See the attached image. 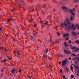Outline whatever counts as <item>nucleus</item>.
Instances as JSON below:
<instances>
[{
  "instance_id": "f257e3e1",
  "label": "nucleus",
  "mask_w": 79,
  "mask_h": 79,
  "mask_svg": "<svg viewBox=\"0 0 79 79\" xmlns=\"http://www.w3.org/2000/svg\"><path fill=\"white\" fill-rule=\"evenodd\" d=\"M61 26H60L61 27H63L64 26V25L65 26V28L66 29V27H74V24H72V26H68V24L67 23H66L65 22V21L64 22V23H61Z\"/></svg>"
},
{
  "instance_id": "f03ea898",
  "label": "nucleus",
  "mask_w": 79,
  "mask_h": 79,
  "mask_svg": "<svg viewBox=\"0 0 79 79\" xmlns=\"http://www.w3.org/2000/svg\"><path fill=\"white\" fill-rule=\"evenodd\" d=\"M66 28L67 29H68V30H71V29H72V30H76L75 27H66Z\"/></svg>"
},
{
  "instance_id": "7ed1b4c3",
  "label": "nucleus",
  "mask_w": 79,
  "mask_h": 79,
  "mask_svg": "<svg viewBox=\"0 0 79 79\" xmlns=\"http://www.w3.org/2000/svg\"><path fill=\"white\" fill-rule=\"evenodd\" d=\"M66 62H67V60H64L62 61V65L61 66L62 67H64V66H65V64H66Z\"/></svg>"
},
{
  "instance_id": "20e7f679",
  "label": "nucleus",
  "mask_w": 79,
  "mask_h": 79,
  "mask_svg": "<svg viewBox=\"0 0 79 79\" xmlns=\"http://www.w3.org/2000/svg\"><path fill=\"white\" fill-rule=\"evenodd\" d=\"M72 49H75V50H74V52H77V51H79V48H77L76 47H73L72 48Z\"/></svg>"
},
{
  "instance_id": "39448f33",
  "label": "nucleus",
  "mask_w": 79,
  "mask_h": 79,
  "mask_svg": "<svg viewBox=\"0 0 79 79\" xmlns=\"http://www.w3.org/2000/svg\"><path fill=\"white\" fill-rule=\"evenodd\" d=\"M72 35H73V36L76 37L77 35V33H76V32L72 31Z\"/></svg>"
},
{
  "instance_id": "423d86ee",
  "label": "nucleus",
  "mask_w": 79,
  "mask_h": 79,
  "mask_svg": "<svg viewBox=\"0 0 79 79\" xmlns=\"http://www.w3.org/2000/svg\"><path fill=\"white\" fill-rule=\"evenodd\" d=\"M69 12L71 13L72 14V15L74 17V15H75V13L74 12H72V11L71 10H69Z\"/></svg>"
},
{
  "instance_id": "0eeeda50",
  "label": "nucleus",
  "mask_w": 79,
  "mask_h": 79,
  "mask_svg": "<svg viewBox=\"0 0 79 79\" xmlns=\"http://www.w3.org/2000/svg\"><path fill=\"white\" fill-rule=\"evenodd\" d=\"M16 70L15 69H12L11 71V72L12 74H14V73H15Z\"/></svg>"
},
{
  "instance_id": "6e6552de",
  "label": "nucleus",
  "mask_w": 79,
  "mask_h": 79,
  "mask_svg": "<svg viewBox=\"0 0 79 79\" xmlns=\"http://www.w3.org/2000/svg\"><path fill=\"white\" fill-rule=\"evenodd\" d=\"M64 53H66V54H69L70 53H71V52H68L67 51H66V50H64Z\"/></svg>"
},
{
  "instance_id": "1a4fd4ad",
  "label": "nucleus",
  "mask_w": 79,
  "mask_h": 79,
  "mask_svg": "<svg viewBox=\"0 0 79 79\" xmlns=\"http://www.w3.org/2000/svg\"><path fill=\"white\" fill-rule=\"evenodd\" d=\"M62 9H63V10H66V11H67V10H68L69 11V9L68 8H66L65 7H62Z\"/></svg>"
},
{
  "instance_id": "9d476101",
  "label": "nucleus",
  "mask_w": 79,
  "mask_h": 79,
  "mask_svg": "<svg viewBox=\"0 0 79 79\" xmlns=\"http://www.w3.org/2000/svg\"><path fill=\"white\" fill-rule=\"evenodd\" d=\"M66 36H68V37H69V34L68 33H67L66 34H65L64 35V37H66Z\"/></svg>"
},
{
  "instance_id": "9b49d317",
  "label": "nucleus",
  "mask_w": 79,
  "mask_h": 79,
  "mask_svg": "<svg viewBox=\"0 0 79 79\" xmlns=\"http://www.w3.org/2000/svg\"><path fill=\"white\" fill-rule=\"evenodd\" d=\"M13 20L12 18H10V19H8V20H7V22H9V21H13Z\"/></svg>"
},
{
  "instance_id": "f8f14e48",
  "label": "nucleus",
  "mask_w": 79,
  "mask_h": 79,
  "mask_svg": "<svg viewBox=\"0 0 79 79\" xmlns=\"http://www.w3.org/2000/svg\"><path fill=\"white\" fill-rule=\"evenodd\" d=\"M70 68L72 71V72H73V66L71 65H70Z\"/></svg>"
},
{
  "instance_id": "ddd939ff",
  "label": "nucleus",
  "mask_w": 79,
  "mask_h": 79,
  "mask_svg": "<svg viewBox=\"0 0 79 79\" xmlns=\"http://www.w3.org/2000/svg\"><path fill=\"white\" fill-rule=\"evenodd\" d=\"M73 17H74V16H73L72 15H71V17L70 18V19L71 21L73 20Z\"/></svg>"
},
{
  "instance_id": "4468645a",
  "label": "nucleus",
  "mask_w": 79,
  "mask_h": 79,
  "mask_svg": "<svg viewBox=\"0 0 79 79\" xmlns=\"http://www.w3.org/2000/svg\"><path fill=\"white\" fill-rule=\"evenodd\" d=\"M76 26L77 27V29H79V24L77 23L76 24Z\"/></svg>"
},
{
  "instance_id": "2eb2a0df",
  "label": "nucleus",
  "mask_w": 79,
  "mask_h": 79,
  "mask_svg": "<svg viewBox=\"0 0 79 79\" xmlns=\"http://www.w3.org/2000/svg\"><path fill=\"white\" fill-rule=\"evenodd\" d=\"M66 43H67L66 42H64V45L65 46V47H68V44H67Z\"/></svg>"
},
{
  "instance_id": "dca6fc26",
  "label": "nucleus",
  "mask_w": 79,
  "mask_h": 79,
  "mask_svg": "<svg viewBox=\"0 0 79 79\" xmlns=\"http://www.w3.org/2000/svg\"><path fill=\"white\" fill-rule=\"evenodd\" d=\"M75 43H76L77 44H79V40H77L75 41Z\"/></svg>"
},
{
  "instance_id": "f3484780",
  "label": "nucleus",
  "mask_w": 79,
  "mask_h": 79,
  "mask_svg": "<svg viewBox=\"0 0 79 79\" xmlns=\"http://www.w3.org/2000/svg\"><path fill=\"white\" fill-rule=\"evenodd\" d=\"M75 62V64H78L79 62H78V61L77 60H76V61H74Z\"/></svg>"
},
{
  "instance_id": "a211bd4d",
  "label": "nucleus",
  "mask_w": 79,
  "mask_h": 79,
  "mask_svg": "<svg viewBox=\"0 0 79 79\" xmlns=\"http://www.w3.org/2000/svg\"><path fill=\"white\" fill-rule=\"evenodd\" d=\"M78 68H79L78 66H75V68L76 69H78Z\"/></svg>"
},
{
  "instance_id": "6ab92c4d",
  "label": "nucleus",
  "mask_w": 79,
  "mask_h": 79,
  "mask_svg": "<svg viewBox=\"0 0 79 79\" xmlns=\"http://www.w3.org/2000/svg\"><path fill=\"white\" fill-rule=\"evenodd\" d=\"M71 10L72 11V12H73V11H76V10H75V8H73V10Z\"/></svg>"
},
{
  "instance_id": "aec40b11",
  "label": "nucleus",
  "mask_w": 79,
  "mask_h": 79,
  "mask_svg": "<svg viewBox=\"0 0 79 79\" xmlns=\"http://www.w3.org/2000/svg\"><path fill=\"white\" fill-rule=\"evenodd\" d=\"M48 51V49H46L45 50V52H46V53H47V52Z\"/></svg>"
},
{
  "instance_id": "412c9836",
  "label": "nucleus",
  "mask_w": 79,
  "mask_h": 79,
  "mask_svg": "<svg viewBox=\"0 0 79 79\" xmlns=\"http://www.w3.org/2000/svg\"><path fill=\"white\" fill-rule=\"evenodd\" d=\"M65 69H66V70H67V72H69V69H68V68H66Z\"/></svg>"
},
{
  "instance_id": "4be33fe9",
  "label": "nucleus",
  "mask_w": 79,
  "mask_h": 79,
  "mask_svg": "<svg viewBox=\"0 0 79 79\" xmlns=\"http://www.w3.org/2000/svg\"><path fill=\"white\" fill-rule=\"evenodd\" d=\"M11 11L12 12H13L14 11H15V8H13V10H11Z\"/></svg>"
},
{
  "instance_id": "5701e85b",
  "label": "nucleus",
  "mask_w": 79,
  "mask_h": 79,
  "mask_svg": "<svg viewBox=\"0 0 79 79\" xmlns=\"http://www.w3.org/2000/svg\"><path fill=\"white\" fill-rule=\"evenodd\" d=\"M79 1V0H74V2H78Z\"/></svg>"
},
{
  "instance_id": "b1692460",
  "label": "nucleus",
  "mask_w": 79,
  "mask_h": 79,
  "mask_svg": "<svg viewBox=\"0 0 79 79\" xmlns=\"http://www.w3.org/2000/svg\"><path fill=\"white\" fill-rule=\"evenodd\" d=\"M71 77H72V78H74V76L73 75H71Z\"/></svg>"
},
{
  "instance_id": "393cba45",
  "label": "nucleus",
  "mask_w": 79,
  "mask_h": 79,
  "mask_svg": "<svg viewBox=\"0 0 79 79\" xmlns=\"http://www.w3.org/2000/svg\"><path fill=\"white\" fill-rule=\"evenodd\" d=\"M57 35H58L59 36H60V33L59 32H57Z\"/></svg>"
},
{
  "instance_id": "a878e982",
  "label": "nucleus",
  "mask_w": 79,
  "mask_h": 79,
  "mask_svg": "<svg viewBox=\"0 0 79 79\" xmlns=\"http://www.w3.org/2000/svg\"><path fill=\"white\" fill-rule=\"evenodd\" d=\"M6 57H7L8 58H9V60H11V58H10V56H6Z\"/></svg>"
},
{
  "instance_id": "bb28decb",
  "label": "nucleus",
  "mask_w": 79,
  "mask_h": 79,
  "mask_svg": "<svg viewBox=\"0 0 79 79\" xmlns=\"http://www.w3.org/2000/svg\"><path fill=\"white\" fill-rule=\"evenodd\" d=\"M68 24H69V25H70L71 24V23H70V22L69 21L68 22H67Z\"/></svg>"
},
{
  "instance_id": "cd10ccee",
  "label": "nucleus",
  "mask_w": 79,
  "mask_h": 79,
  "mask_svg": "<svg viewBox=\"0 0 79 79\" xmlns=\"http://www.w3.org/2000/svg\"><path fill=\"white\" fill-rule=\"evenodd\" d=\"M72 56H76V55L72 54Z\"/></svg>"
},
{
  "instance_id": "c85d7f7f",
  "label": "nucleus",
  "mask_w": 79,
  "mask_h": 79,
  "mask_svg": "<svg viewBox=\"0 0 79 79\" xmlns=\"http://www.w3.org/2000/svg\"><path fill=\"white\" fill-rule=\"evenodd\" d=\"M19 73H21V69H19Z\"/></svg>"
},
{
  "instance_id": "c756f323",
  "label": "nucleus",
  "mask_w": 79,
  "mask_h": 79,
  "mask_svg": "<svg viewBox=\"0 0 79 79\" xmlns=\"http://www.w3.org/2000/svg\"><path fill=\"white\" fill-rule=\"evenodd\" d=\"M65 40H69V38L66 37L65 39Z\"/></svg>"
},
{
  "instance_id": "7c9ffc66",
  "label": "nucleus",
  "mask_w": 79,
  "mask_h": 79,
  "mask_svg": "<svg viewBox=\"0 0 79 79\" xmlns=\"http://www.w3.org/2000/svg\"><path fill=\"white\" fill-rule=\"evenodd\" d=\"M69 44H71V40H70L69 41Z\"/></svg>"
},
{
  "instance_id": "2f4dec72",
  "label": "nucleus",
  "mask_w": 79,
  "mask_h": 79,
  "mask_svg": "<svg viewBox=\"0 0 79 79\" xmlns=\"http://www.w3.org/2000/svg\"><path fill=\"white\" fill-rule=\"evenodd\" d=\"M63 79H65L66 77H65V76L63 75Z\"/></svg>"
},
{
  "instance_id": "473e14b6",
  "label": "nucleus",
  "mask_w": 79,
  "mask_h": 79,
  "mask_svg": "<svg viewBox=\"0 0 79 79\" xmlns=\"http://www.w3.org/2000/svg\"><path fill=\"white\" fill-rule=\"evenodd\" d=\"M43 55L44 56V57H45L46 58H47V56H46V55H45L44 54Z\"/></svg>"
},
{
  "instance_id": "72a5a7b5",
  "label": "nucleus",
  "mask_w": 79,
  "mask_h": 79,
  "mask_svg": "<svg viewBox=\"0 0 79 79\" xmlns=\"http://www.w3.org/2000/svg\"><path fill=\"white\" fill-rule=\"evenodd\" d=\"M17 52V51H15L14 52V54L15 55L16 53V52Z\"/></svg>"
},
{
  "instance_id": "f704fd0d",
  "label": "nucleus",
  "mask_w": 79,
  "mask_h": 79,
  "mask_svg": "<svg viewBox=\"0 0 79 79\" xmlns=\"http://www.w3.org/2000/svg\"><path fill=\"white\" fill-rule=\"evenodd\" d=\"M47 24H48V22L47 21L44 24H45V25H47Z\"/></svg>"
},
{
  "instance_id": "c9c22d12",
  "label": "nucleus",
  "mask_w": 79,
  "mask_h": 79,
  "mask_svg": "<svg viewBox=\"0 0 79 79\" xmlns=\"http://www.w3.org/2000/svg\"><path fill=\"white\" fill-rule=\"evenodd\" d=\"M61 63V61H60L59 62L58 64H60Z\"/></svg>"
},
{
  "instance_id": "e433bc0d",
  "label": "nucleus",
  "mask_w": 79,
  "mask_h": 79,
  "mask_svg": "<svg viewBox=\"0 0 79 79\" xmlns=\"http://www.w3.org/2000/svg\"><path fill=\"white\" fill-rule=\"evenodd\" d=\"M60 73H62V69H60Z\"/></svg>"
},
{
  "instance_id": "4c0bfd02",
  "label": "nucleus",
  "mask_w": 79,
  "mask_h": 79,
  "mask_svg": "<svg viewBox=\"0 0 79 79\" xmlns=\"http://www.w3.org/2000/svg\"><path fill=\"white\" fill-rule=\"evenodd\" d=\"M1 72H2L3 73V71H4V70H3V69H2L1 70Z\"/></svg>"
},
{
  "instance_id": "58836bf2",
  "label": "nucleus",
  "mask_w": 79,
  "mask_h": 79,
  "mask_svg": "<svg viewBox=\"0 0 79 79\" xmlns=\"http://www.w3.org/2000/svg\"><path fill=\"white\" fill-rule=\"evenodd\" d=\"M61 56V55H58V57L59 58H60V56Z\"/></svg>"
},
{
  "instance_id": "ea45409f",
  "label": "nucleus",
  "mask_w": 79,
  "mask_h": 79,
  "mask_svg": "<svg viewBox=\"0 0 79 79\" xmlns=\"http://www.w3.org/2000/svg\"><path fill=\"white\" fill-rule=\"evenodd\" d=\"M28 77V78H29V79H31V76H29Z\"/></svg>"
},
{
  "instance_id": "a19ab883",
  "label": "nucleus",
  "mask_w": 79,
  "mask_h": 79,
  "mask_svg": "<svg viewBox=\"0 0 79 79\" xmlns=\"http://www.w3.org/2000/svg\"><path fill=\"white\" fill-rule=\"evenodd\" d=\"M66 21L67 23L68 22H69V20H68V19H66Z\"/></svg>"
},
{
  "instance_id": "79ce46f5",
  "label": "nucleus",
  "mask_w": 79,
  "mask_h": 79,
  "mask_svg": "<svg viewBox=\"0 0 79 79\" xmlns=\"http://www.w3.org/2000/svg\"><path fill=\"white\" fill-rule=\"evenodd\" d=\"M4 62H6V59H4Z\"/></svg>"
},
{
  "instance_id": "37998d69",
  "label": "nucleus",
  "mask_w": 79,
  "mask_h": 79,
  "mask_svg": "<svg viewBox=\"0 0 79 79\" xmlns=\"http://www.w3.org/2000/svg\"><path fill=\"white\" fill-rule=\"evenodd\" d=\"M3 73H2L1 74V77H2V76H3Z\"/></svg>"
},
{
  "instance_id": "c03bdc74",
  "label": "nucleus",
  "mask_w": 79,
  "mask_h": 79,
  "mask_svg": "<svg viewBox=\"0 0 79 79\" xmlns=\"http://www.w3.org/2000/svg\"><path fill=\"white\" fill-rule=\"evenodd\" d=\"M33 35H37V34H36V33L34 32L33 33Z\"/></svg>"
},
{
  "instance_id": "a18cd8bd",
  "label": "nucleus",
  "mask_w": 79,
  "mask_h": 79,
  "mask_svg": "<svg viewBox=\"0 0 79 79\" xmlns=\"http://www.w3.org/2000/svg\"><path fill=\"white\" fill-rule=\"evenodd\" d=\"M35 6H36V7H38V8H39V6L38 5H36Z\"/></svg>"
},
{
  "instance_id": "49530a36",
  "label": "nucleus",
  "mask_w": 79,
  "mask_h": 79,
  "mask_svg": "<svg viewBox=\"0 0 79 79\" xmlns=\"http://www.w3.org/2000/svg\"><path fill=\"white\" fill-rule=\"evenodd\" d=\"M77 76H79V73H77Z\"/></svg>"
},
{
  "instance_id": "de8ad7c7",
  "label": "nucleus",
  "mask_w": 79,
  "mask_h": 79,
  "mask_svg": "<svg viewBox=\"0 0 79 79\" xmlns=\"http://www.w3.org/2000/svg\"><path fill=\"white\" fill-rule=\"evenodd\" d=\"M60 56H61V57H63V55H62V54H61Z\"/></svg>"
},
{
  "instance_id": "09e8293b",
  "label": "nucleus",
  "mask_w": 79,
  "mask_h": 79,
  "mask_svg": "<svg viewBox=\"0 0 79 79\" xmlns=\"http://www.w3.org/2000/svg\"><path fill=\"white\" fill-rule=\"evenodd\" d=\"M3 48V47H1V50H2Z\"/></svg>"
},
{
  "instance_id": "8fccbe9b",
  "label": "nucleus",
  "mask_w": 79,
  "mask_h": 79,
  "mask_svg": "<svg viewBox=\"0 0 79 79\" xmlns=\"http://www.w3.org/2000/svg\"><path fill=\"white\" fill-rule=\"evenodd\" d=\"M17 55H19L20 54L19 53V51L17 53Z\"/></svg>"
},
{
  "instance_id": "3c124183",
  "label": "nucleus",
  "mask_w": 79,
  "mask_h": 79,
  "mask_svg": "<svg viewBox=\"0 0 79 79\" xmlns=\"http://www.w3.org/2000/svg\"><path fill=\"white\" fill-rule=\"evenodd\" d=\"M69 59L70 60H71V57H69Z\"/></svg>"
},
{
  "instance_id": "603ef678",
  "label": "nucleus",
  "mask_w": 79,
  "mask_h": 79,
  "mask_svg": "<svg viewBox=\"0 0 79 79\" xmlns=\"http://www.w3.org/2000/svg\"><path fill=\"white\" fill-rule=\"evenodd\" d=\"M30 21L31 22H32V19H30Z\"/></svg>"
},
{
  "instance_id": "864d4df0",
  "label": "nucleus",
  "mask_w": 79,
  "mask_h": 79,
  "mask_svg": "<svg viewBox=\"0 0 79 79\" xmlns=\"http://www.w3.org/2000/svg\"><path fill=\"white\" fill-rule=\"evenodd\" d=\"M35 26H37V24H35V25L34 26V27H35Z\"/></svg>"
},
{
  "instance_id": "5fc2aeb1",
  "label": "nucleus",
  "mask_w": 79,
  "mask_h": 79,
  "mask_svg": "<svg viewBox=\"0 0 79 79\" xmlns=\"http://www.w3.org/2000/svg\"><path fill=\"white\" fill-rule=\"evenodd\" d=\"M48 58H49V60H51L52 58L50 57H48Z\"/></svg>"
},
{
  "instance_id": "6e6d98bb",
  "label": "nucleus",
  "mask_w": 79,
  "mask_h": 79,
  "mask_svg": "<svg viewBox=\"0 0 79 79\" xmlns=\"http://www.w3.org/2000/svg\"><path fill=\"white\" fill-rule=\"evenodd\" d=\"M2 28H0V31H2Z\"/></svg>"
},
{
  "instance_id": "4d7b16f0",
  "label": "nucleus",
  "mask_w": 79,
  "mask_h": 79,
  "mask_svg": "<svg viewBox=\"0 0 79 79\" xmlns=\"http://www.w3.org/2000/svg\"><path fill=\"white\" fill-rule=\"evenodd\" d=\"M31 38H32V39H34V37H33V36H31Z\"/></svg>"
},
{
  "instance_id": "13d9d810",
  "label": "nucleus",
  "mask_w": 79,
  "mask_h": 79,
  "mask_svg": "<svg viewBox=\"0 0 79 79\" xmlns=\"http://www.w3.org/2000/svg\"><path fill=\"white\" fill-rule=\"evenodd\" d=\"M77 34L78 35H79V31L77 33Z\"/></svg>"
},
{
  "instance_id": "bf43d9fd",
  "label": "nucleus",
  "mask_w": 79,
  "mask_h": 79,
  "mask_svg": "<svg viewBox=\"0 0 79 79\" xmlns=\"http://www.w3.org/2000/svg\"><path fill=\"white\" fill-rule=\"evenodd\" d=\"M77 60H78V61H79V58H77Z\"/></svg>"
},
{
  "instance_id": "052dcab7",
  "label": "nucleus",
  "mask_w": 79,
  "mask_h": 79,
  "mask_svg": "<svg viewBox=\"0 0 79 79\" xmlns=\"http://www.w3.org/2000/svg\"><path fill=\"white\" fill-rule=\"evenodd\" d=\"M42 7L43 8H45V7L44 6H42Z\"/></svg>"
},
{
  "instance_id": "680f3d73",
  "label": "nucleus",
  "mask_w": 79,
  "mask_h": 79,
  "mask_svg": "<svg viewBox=\"0 0 79 79\" xmlns=\"http://www.w3.org/2000/svg\"><path fill=\"white\" fill-rule=\"evenodd\" d=\"M57 44H59V41H57Z\"/></svg>"
},
{
  "instance_id": "e2e57ef3",
  "label": "nucleus",
  "mask_w": 79,
  "mask_h": 79,
  "mask_svg": "<svg viewBox=\"0 0 79 79\" xmlns=\"http://www.w3.org/2000/svg\"><path fill=\"white\" fill-rule=\"evenodd\" d=\"M7 49H5V51H6V52L7 51Z\"/></svg>"
},
{
  "instance_id": "0e129e2a",
  "label": "nucleus",
  "mask_w": 79,
  "mask_h": 79,
  "mask_svg": "<svg viewBox=\"0 0 79 79\" xmlns=\"http://www.w3.org/2000/svg\"><path fill=\"white\" fill-rule=\"evenodd\" d=\"M6 37H8V35H6Z\"/></svg>"
},
{
  "instance_id": "69168bd1",
  "label": "nucleus",
  "mask_w": 79,
  "mask_h": 79,
  "mask_svg": "<svg viewBox=\"0 0 79 79\" xmlns=\"http://www.w3.org/2000/svg\"><path fill=\"white\" fill-rule=\"evenodd\" d=\"M30 39L31 40H32V38H30Z\"/></svg>"
},
{
  "instance_id": "338daca9",
  "label": "nucleus",
  "mask_w": 79,
  "mask_h": 79,
  "mask_svg": "<svg viewBox=\"0 0 79 79\" xmlns=\"http://www.w3.org/2000/svg\"><path fill=\"white\" fill-rule=\"evenodd\" d=\"M40 23H42V21H40Z\"/></svg>"
},
{
  "instance_id": "774afa93",
  "label": "nucleus",
  "mask_w": 79,
  "mask_h": 79,
  "mask_svg": "<svg viewBox=\"0 0 79 79\" xmlns=\"http://www.w3.org/2000/svg\"><path fill=\"white\" fill-rule=\"evenodd\" d=\"M65 79H68V78H65Z\"/></svg>"
}]
</instances>
